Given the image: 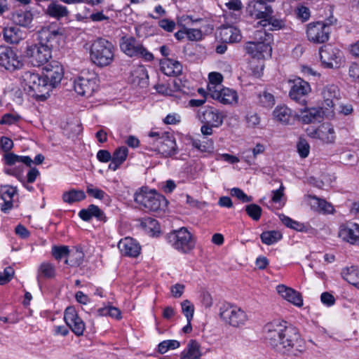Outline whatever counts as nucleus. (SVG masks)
Here are the masks:
<instances>
[{"label": "nucleus", "mask_w": 359, "mask_h": 359, "mask_svg": "<svg viewBox=\"0 0 359 359\" xmlns=\"http://www.w3.org/2000/svg\"><path fill=\"white\" fill-rule=\"evenodd\" d=\"M265 339L276 351L297 355L304 351V342L297 330L286 321L274 320L264 327Z\"/></svg>", "instance_id": "f257e3e1"}, {"label": "nucleus", "mask_w": 359, "mask_h": 359, "mask_svg": "<svg viewBox=\"0 0 359 359\" xmlns=\"http://www.w3.org/2000/svg\"><path fill=\"white\" fill-rule=\"evenodd\" d=\"M134 200L145 211L158 215L165 212L168 204L166 198L163 195L155 190L147 191L143 188L135 192Z\"/></svg>", "instance_id": "f03ea898"}, {"label": "nucleus", "mask_w": 359, "mask_h": 359, "mask_svg": "<svg viewBox=\"0 0 359 359\" xmlns=\"http://www.w3.org/2000/svg\"><path fill=\"white\" fill-rule=\"evenodd\" d=\"M272 35L264 30H258L254 33V41L246 43L245 49L252 57L264 59L271 55V42Z\"/></svg>", "instance_id": "7ed1b4c3"}, {"label": "nucleus", "mask_w": 359, "mask_h": 359, "mask_svg": "<svg viewBox=\"0 0 359 359\" xmlns=\"http://www.w3.org/2000/svg\"><path fill=\"white\" fill-rule=\"evenodd\" d=\"M115 48L107 39L100 38L93 42L90 49V58L98 67H107L114 59Z\"/></svg>", "instance_id": "20e7f679"}, {"label": "nucleus", "mask_w": 359, "mask_h": 359, "mask_svg": "<svg viewBox=\"0 0 359 359\" xmlns=\"http://www.w3.org/2000/svg\"><path fill=\"white\" fill-rule=\"evenodd\" d=\"M219 316L223 322L233 327H241L249 320V316L244 309L229 302L220 306Z\"/></svg>", "instance_id": "39448f33"}, {"label": "nucleus", "mask_w": 359, "mask_h": 359, "mask_svg": "<svg viewBox=\"0 0 359 359\" xmlns=\"http://www.w3.org/2000/svg\"><path fill=\"white\" fill-rule=\"evenodd\" d=\"M22 81L25 90L29 93H32L33 96L46 97L50 90L49 84L43 76L30 71L24 72L22 76Z\"/></svg>", "instance_id": "423d86ee"}, {"label": "nucleus", "mask_w": 359, "mask_h": 359, "mask_svg": "<svg viewBox=\"0 0 359 359\" xmlns=\"http://www.w3.org/2000/svg\"><path fill=\"white\" fill-rule=\"evenodd\" d=\"M167 241L174 249L182 253H188L195 246V241L191 233L185 227L168 233Z\"/></svg>", "instance_id": "0eeeda50"}, {"label": "nucleus", "mask_w": 359, "mask_h": 359, "mask_svg": "<svg viewBox=\"0 0 359 359\" xmlns=\"http://www.w3.org/2000/svg\"><path fill=\"white\" fill-rule=\"evenodd\" d=\"M149 137L154 140V150L164 157H169L177 153V145L175 138L168 133L151 132Z\"/></svg>", "instance_id": "6e6552de"}, {"label": "nucleus", "mask_w": 359, "mask_h": 359, "mask_svg": "<svg viewBox=\"0 0 359 359\" xmlns=\"http://www.w3.org/2000/svg\"><path fill=\"white\" fill-rule=\"evenodd\" d=\"M121 50L129 57H142L147 61L153 60V54L149 52L133 36H123L120 41Z\"/></svg>", "instance_id": "1a4fd4ad"}, {"label": "nucleus", "mask_w": 359, "mask_h": 359, "mask_svg": "<svg viewBox=\"0 0 359 359\" xmlns=\"http://www.w3.org/2000/svg\"><path fill=\"white\" fill-rule=\"evenodd\" d=\"M25 53L34 67H40L46 64L52 57V50L49 46L39 43L27 46Z\"/></svg>", "instance_id": "9d476101"}, {"label": "nucleus", "mask_w": 359, "mask_h": 359, "mask_svg": "<svg viewBox=\"0 0 359 359\" xmlns=\"http://www.w3.org/2000/svg\"><path fill=\"white\" fill-rule=\"evenodd\" d=\"M0 66L12 72L21 69L23 61L16 49L7 46H0Z\"/></svg>", "instance_id": "9b49d317"}, {"label": "nucleus", "mask_w": 359, "mask_h": 359, "mask_svg": "<svg viewBox=\"0 0 359 359\" xmlns=\"http://www.w3.org/2000/svg\"><path fill=\"white\" fill-rule=\"evenodd\" d=\"M97 78L94 72H82L74 81L75 91L80 95L90 97L97 88Z\"/></svg>", "instance_id": "f8f14e48"}, {"label": "nucleus", "mask_w": 359, "mask_h": 359, "mask_svg": "<svg viewBox=\"0 0 359 359\" xmlns=\"http://www.w3.org/2000/svg\"><path fill=\"white\" fill-rule=\"evenodd\" d=\"M331 32L330 27L321 22L309 23L306 27V37L313 43H323L328 41Z\"/></svg>", "instance_id": "ddd939ff"}, {"label": "nucleus", "mask_w": 359, "mask_h": 359, "mask_svg": "<svg viewBox=\"0 0 359 359\" xmlns=\"http://www.w3.org/2000/svg\"><path fill=\"white\" fill-rule=\"evenodd\" d=\"M322 65L327 68H338L342 62V53L338 48L327 45L319 50Z\"/></svg>", "instance_id": "4468645a"}, {"label": "nucleus", "mask_w": 359, "mask_h": 359, "mask_svg": "<svg viewBox=\"0 0 359 359\" xmlns=\"http://www.w3.org/2000/svg\"><path fill=\"white\" fill-rule=\"evenodd\" d=\"M307 134L311 137L318 139L325 144H332L336 139L334 126L328 122L322 123L316 129H307Z\"/></svg>", "instance_id": "2eb2a0df"}, {"label": "nucleus", "mask_w": 359, "mask_h": 359, "mask_svg": "<svg viewBox=\"0 0 359 359\" xmlns=\"http://www.w3.org/2000/svg\"><path fill=\"white\" fill-rule=\"evenodd\" d=\"M197 116L202 123L211 124L215 128H219L222 125L224 117L218 109L210 106L199 109Z\"/></svg>", "instance_id": "dca6fc26"}, {"label": "nucleus", "mask_w": 359, "mask_h": 359, "mask_svg": "<svg viewBox=\"0 0 359 359\" xmlns=\"http://www.w3.org/2000/svg\"><path fill=\"white\" fill-rule=\"evenodd\" d=\"M43 76L49 84V88H55L57 86L64 75L62 66L57 61H53L46 64L43 69Z\"/></svg>", "instance_id": "f3484780"}, {"label": "nucleus", "mask_w": 359, "mask_h": 359, "mask_svg": "<svg viewBox=\"0 0 359 359\" xmlns=\"http://www.w3.org/2000/svg\"><path fill=\"white\" fill-rule=\"evenodd\" d=\"M64 320L67 325L78 337L83 334L85 323L79 316L73 306H68L64 312Z\"/></svg>", "instance_id": "a211bd4d"}, {"label": "nucleus", "mask_w": 359, "mask_h": 359, "mask_svg": "<svg viewBox=\"0 0 359 359\" xmlns=\"http://www.w3.org/2000/svg\"><path fill=\"white\" fill-rule=\"evenodd\" d=\"M276 0H257L250 1L247 6L248 13L253 18L264 20L273 13V9L264 1L273 2Z\"/></svg>", "instance_id": "6ab92c4d"}, {"label": "nucleus", "mask_w": 359, "mask_h": 359, "mask_svg": "<svg viewBox=\"0 0 359 359\" xmlns=\"http://www.w3.org/2000/svg\"><path fill=\"white\" fill-rule=\"evenodd\" d=\"M323 97V107L327 111V115L334 114V107L335 102L339 100V90L335 85H327L325 86L321 92Z\"/></svg>", "instance_id": "aec40b11"}, {"label": "nucleus", "mask_w": 359, "mask_h": 359, "mask_svg": "<svg viewBox=\"0 0 359 359\" xmlns=\"http://www.w3.org/2000/svg\"><path fill=\"white\" fill-rule=\"evenodd\" d=\"M212 88L211 90V97L219 101L223 104L233 105L238 103V95L236 90L224 86Z\"/></svg>", "instance_id": "412c9836"}, {"label": "nucleus", "mask_w": 359, "mask_h": 359, "mask_svg": "<svg viewBox=\"0 0 359 359\" xmlns=\"http://www.w3.org/2000/svg\"><path fill=\"white\" fill-rule=\"evenodd\" d=\"M60 36L61 34L55 25L45 26L39 31V43L43 46L47 45L52 50L53 46L57 43Z\"/></svg>", "instance_id": "4be33fe9"}, {"label": "nucleus", "mask_w": 359, "mask_h": 359, "mask_svg": "<svg viewBox=\"0 0 359 359\" xmlns=\"http://www.w3.org/2000/svg\"><path fill=\"white\" fill-rule=\"evenodd\" d=\"M184 18V21L187 20V24L191 25H199L200 29L197 28H187V38L189 41H200L203 39V31L201 28L209 26L208 21L205 18H196L192 15H187Z\"/></svg>", "instance_id": "5701e85b"}, {"label": "nucleus", "mask_w": 359, "mask_h": 359, "mask_svg": "<svg viewBox=\"0 0 359 359\" xmlns=\"http://www.w3.org/2000/svg\"><path fill=\"white\" fill-rule=\"evenodd\" d=\"M338 236L350 244H355L359 241V224L352 222L341 224Z\"/></svg>", "instance_id": "b1692460"}, {"label": "nucleus", "mask_w": 359, "mask_h": 359, "mask_svg": "<svg viewBox=\"0 0 359 359\" xmlns=\"http://www.w3.org/2000/svg\"><path fill=\"white\" fill-rule=\"evenodd\" d=\"M5 163L9 166H13L17 163H23L27 166H31L32 163L39 165L44 161V156L42 154H37L34 160L27 156H18L13 153H8L4 156Z\"/></svg>", "instance_id": "393cba45"}, {"label": "nucleus", "mask_w": 359, "mask_h": 359, "mask_svg": "<svg viewBox=\"0 0 359 359\" xmlns=\"http://www.w3.org/2000/svg\"><path fill=\"white\" fill-rule=\"evenodd\" d=\"M292 83L289 96L292 100L299 101L302 97L308 95L311 92L309 83L301 78H297L294 80H290Z\"/></svg>", "instance_id": "a878e982"}, {"label": "nucleus", "mask_w": 359, "mask_h": 359, "mask_svg": "<svg viewBox=\"0 0 359 359\" xmlns=\"http://www.w3.org/2000/svg\"><path fill=\"white\" fill-rule=\"evenodd\" d=\"M276 291L282 298L293 305L297 307L303 306L302 294L294 289L287 287L285 285H278L276 287Z\"/></svg>", "instance_id": "bb28decb"}, {"label": "nucleus", "mask_w": 359, "mask_h": 359, "mask_svg": "<svg viewBox=\"0 0 359 359\" xmlns=\"http://www.w3.org/2000/svg\"><path fill=\"white\" fill-rule=\"evenodd\" d=\"M118 248L122 255L132 257H137L141 250L140 244L130 237L121 239L118 244Z\"/></svg>", "instance_id": "cd10ccee"}, {"label": "nucleus", "mask_w": 359, "mask_h": 359, "mask_svg": "<svg viewBox=\"0 0 359 359\" xmlns=\"http://www.w3.org/2000/svg\"><path fill=\"white\" fill-rule=\"evenodd\" d=\"M326 113L325 111H323L322 108L305 107L300 110L299 118L304 123L309 124L316 121H320L323 116Z\"/></svg>", "instance_id": "c85d7f7f"}, {"label": "nucleus", "mask_w": 359, "mask_h": 359, "mask_svg": "<svg viewBox=\"0 0 359 359\" xmlns=\"http://www.w3.org/2000/svg\"><path fill=\"white\" fill-rule=\"evenodd\" d=\"M17 194V189L10 185H2L0 187V198L4 201L1 210L7 212L13 208V198Z\"/></svg>", "instance_id": "c756f323"}, {"label": "nucleus", "mask_w": 359, "mask_h": 359, "mask_svg": "<svg viewBox=\"0 0 359 359\" xmlns=\"http://www.w3.org/2000/svg\"><path fill=\"white\" fill-rule=\"evenodd\" d=\"M161 70L168 76H176L182 72V65L175 60L165 57L160 62Z\"/></svg>", "instance_id": "7c9ffc66"}, {"label": "nucleus", "mask_w": 359, "mask_h": 359, "mask_svg": "<svg viewBox=\"0 0 359 359\" xmlns=\"http://www.w3.org/2000/svg\"><path fill=\"white\" fill-rule=\"evenodd\" d=\"M220 38L224 43H235L240 41L241 34L240 30L232 26L224 27L220 29Z\"/></svg>", "instance_id": "2f4dec72"}, {"label": "nucleus", "mask_w": 359, "mask_h": 359, "mask_svg": "<svg viewBox=\"0 0 359 359\" xmlns=\"http://www.w3.org/2000/svg\"><path fill=\"white\" fill-rule=\"evenodd\" d=\"M128 154L127 147L123 146L116 149L112 155L111 161L109 165V169L115 171L126 160Z\"/></svg>", "instance_id": "473e14b6"}, {"label": "nucleus", "mask_w": 359, "mask_h": 359, "mask_svg": "<svg viewBox=\"0 0 359 359\" xmlns=\"http://www.w3.org/2000/svg\"><path fill=\"white\" fill-rule=\"evenodd\" d=\"M4 38L10 43H18L25 38V33L18 27L12 26L4 29Z\"/></svg>", "instance_id": "72a5a7b5"}, {"label": "nucleus", "mask_w": 359, "mask_h": 359, "mask_svg": "<svg viewBox=\"0 0 359 359\" xmlns=\"http://www.w3.org/2000/svg\"><path fill=\"white\" fill-rule=\"evenodd\" d=\"M79 216L83 221H89L92 217H95L98 220H102L104 217V214L97 205L91 204L86 209L81 210L79 212Z\"/></svg>", "instance_id": "f704fd0d"}, {"label": "nucleus", "mask_w": 359, "mask_h": 359, "mask_svg": "<svg viewBox=\"0 0 359 359\" xmlns=\"http://www.w3.org/2000/svg\"><path fill=\"white\" fill-rule=\"evenodd\" d=\"M201 356V346L196 340L189 341L181 353V359H199Z\"/></svg>", "instance_id": "c9c22d12"}, {"label": "nucleus", "mask_w": 359, "mask_h": 359, "mask_svg": "<svg viewBox=\"0 0 359 359\" xmlns=\"http://www.w3.org/2000/svg\"><path fill=\"white\" fill-rule=\"evenodd\" d=\"M273 115L277 121L283 124H289L292 118L291 109L285 105L277 106L273 112Z\"/></svg>", "instance_id": "e433bc0d"}, {"label": "nucleus", "mask_w": 359, "mask_h": 359, "mask_svg": "<svg viewBox=\"0 0 359 359\" xmlns=\"http://www.w3.org/2000/svg\"><path fill=\"white\" fill-rule=\"evenodd\" d=\"M341 274L345 280L359 289V269L357 266L346 267Z\"/></svg>", "instance_id": "4c0bfd02"}, {"label": "nucleus", "mask_w": 359, "mask_h": 359, "mask_svg": "<svg viewBox=\"0 0 359 359\" xmlns=\"http://www.w3.org/2000/svg\"><path fill=\"white\" fill-rule=\"evenodd\" d=\"M84 254L82 250L77 248L69 250L67 258L65 259V264L72 267L80 266L83 260Z\"/></svg>", "instance_id": "58836bf2"}, {"label": "nucleus", "mask_w": 359, "mask_h": 359, "mask_svg": "<svg viewBox=\"0 0 359 359\" xmlns=\"http://www.w3.org/2000/svg\"><path fill=\"white\" fill-rule=\"evenodd\" d=\"M272 14L273 13H270L269 16L266 17L264 20H261L259 24L262 27H266L267 25L271 26L269 28L271 31H277L284 28V21L280 18L273 16Z\"/></svg>", "instance_id": "ea45409f"}, {"label": "nucleus", "mask_w": 359, "mask_h": 359, "mask_svg": "<svg viewBox=\"0 0 359 359\" xmlns=\"http://www.w3.org/2000/svg\"><path fill=\"white\" fill-rule=\"evenodd\" d=\"M86 198L85 192L82 190L72 189L65 192L62 199L65 203H73L84 200Z\"/></svg>", "instance_id": "a19ab883"}, {"label": "nucleus", "mask_w": 359, "mask_h": 359, "mask_svg": "<svg viewBox=\"0 0 359 359\" xmlns=\"http://www.w3.org/2000/svg\"><path fill=\"white\" fill-rule=\"evenodd\" d=\"M283 238L282 233L279 231H266L260 235L262 242L267 245H273Z\"/></svg>", "instance_id": "79ce46f5"}, {"label": "nucleus", "mask_w": 359, "mask_h": 359, "mask_svg": "<svg viewBox=\"0 0 359 359\" xmlns=\"http://www.w3.org/2000/svg\"><path fill=\"white\" fill-rule=\"evenodd\" d=\"M46 12L49 15L56 18L65 17L68 13L67 7L56 2L50 4L47 7Z\"/></svg>", "instance_id": "37998d69"}, {"label": "nucleus", "mask_w": 359, "mask_h": 359, "mask_svg": "<svg viewBox=\"0 0 359 359\" xmlns=\"http://www.w3.org/2000/svg\"><path fill=\"white\" fill-rule=\"evenodd\" d=\"M55 276V269L53 264L49 262H43L39 266L37 273V279L42 277L46 278H51Z\"/></svg>", "instance_id": "c03bdc74"}, {"label": "nucleus", "mask_w": 359, "mask_h": 359, "mask_svg": "<svg viewBox=\"0 0 359 359\" xmlns=\"http://www.w3.org/2000/svg\"><path fill=\"white\" fill-rule=\"evenodd\" d=\"M13 22L22 27H28L32 20V14L30 12H18L13 15Z\"/></svg>", "instance_id": "a18cd8bd"}, {"label": "nucleus", "mask_w": 359, "mask_h": 359, "mask_svg": "<svg viewBox=\"0 0 359 359\" xmlns=\"http://www.w3.org/2000/svg\"><path fill=\"white\" fill-rule=\"evenodd\" d=\"M279 218L280 221L283 222V224L285 225L287 227L301 232L307 231L306 226L303 223L293 220L290 217L283 214L280 215Z\"/></svg>", "instance_id": "49530a36"}, {"label": "nucleus", "mask_w": 359, "mask_h": 359, "mask_svg": "<svg viewBox=\"0 0 359 359\" xmlns=\"http://www.w3.org/2000/svg\"><path fill=\"white\" fill-rule=\"evenodd\" d=\"M86 193L88 194V196L100 201H108L109 198V196L106 192L99 188L95 187L92 184H87Z\"/></svg>", "instance_id": "de8ad7c7"}, {"label": "nucleus", "mask_w": 359, "mask_h": 359, "mask_svg": "<svg viewBox=\"0 0 359 359\" xmlns=\"http://www.w3.org/2000/svg\"><path fill=\"white\" fill-rule=\"evenodd\" d=\"M97 313L98 316H109L117 320H120L122 318L121 311L118 308L112 306H107L102 308H100L97 309Z\"/></svg>", "instance_id": "09e8293b"}, {"label": "nucleus", "mask_w": 359, "mask_h": 359, "mask_svg": "<svg viewBox=\"0 0 359 359\" xmlns=\"http://www.w3.org/2000/svg\"><path fill=\"white\" fill-rule=\"evenodd\" d=\"M142 225L144 228L145 231L151 235L154 236L157 233L160 232V226L157 220L147 217L142 222Z\"/></svg>", "instance_id": "8fccbe9b"}, {"label": "nucleus", "mask_w": 359, "mask_h": 359, "mask_svg": "<svg viewBox=\"0 0 359 359\" xmlns=\"http://www.w3.org/2000/svg\"><path fill=\"white\" fill-rule=\"evenodd\" d=\"M180 343L174 339L165 340L161 341L158 346V351L161 354H164L169 350H174L179 348Z\"/></svg>", "instance_id": "3c124183"}, {"label": "nucleus", "mask_w": 359, "mask_h": 359, "mask_svg": "<svg viewBox=\"0 0 359 359\" xmlns=\"http://www.w3.org/2000/svg\"><path fill=\"white\" fill-rule=\"evenodd\" d=\"M209 83L208 85V93L211 95V90L212 87H219L222 86L221 83L223 80V76L220 73L218 72H211L208 76ZM215 89H217V88H214Z\"/></svg>", "instance_id": "603ef678"}, {"label": "nucleus", "mask_w": 359, "mask_h": 359, "mask_svg": "<svg viewBox=\"0 0 359 359\" xmlns=\"http://www.w3.org/2000/svg\"><path fill=\"white\" fill-rule=\"evenodd\" d=\"M192 146L202 152H210L213 149V142L208 140L202 142L200 140H192Z\"/></svg>", "instance_id": "864d4df0"}, {"label": "nucleus", "mask_w": 359, "mask_h": 359, "mask_svg": "<svg viewBox=\"0 0 359 359\" xmlns=\"http://www.w3.org/2000/svg\"><path fill=\"white\" fill-rule=\"evenodd\" d=\"M259 101L262 106L266 108H271L275 104L274 96L266 91L259 95Z\"/></svg>", "instance_id": "5fc2aeb1"}, {"label": "nucleus", "mask_w": 359, "mask_h": 359, "mask_svg": "<svg viewBox=\"0 0 359 359\" xmlns=\"http://www.w3.org/2000/svg\"><path fill=\"white\" fill-rule=\"evenodd\" d=\"M245 211L250 217L255 221H257L260 219L262 210L258 205L252 203L246 205Z\"/></svg>", "instance_id": "6e6d98bb"}, {"label": "nucleus", "mask_w": 359, "mask_h": 359, "mask_svg": "<svg viewBox=\"0 0 359 359\" xmlns=\"http://www.w3.org/2000/svg\"><path fill=\"white\" fill-rule=\"evenodd\" d=\"M181 306L182 313L187 318V321H191L194 313V305L189 300L186 299L181 303Z\"/></svg>", "instance_id": "4d7b16f0"}, {"label": "nucleus", "mask_w": 359, "mask_h": 359, "mask_svg": "<svg viewBox=\"0 0 359 359\" xmlns=\"http://www.w3.org/2000/svg\"><path fill=\"white\" fill-rule=\"evenodd\" d=\"M69 251V249L68 246L66 245H54L52 248V255L57 260H60L65 257H67Z\"/></svg>", "instance_id": "13d9d810"}, {"label": "nucleus", "mask_w": 359, "mask_h": 359, "mask_svg": "<svg viewBox=\"0 0 359 359\" xmlns=\"http://www.w3.org/2000/svg\"><path fill=\"white\" fill-rule=\"evenodd\" d=\"M297 152L302 158H306L309 156L310 146L308 142L304 139H299L297 144Z\"/></svg>", "instance_id": "bf43d9fd"}, {"label": "nucleus", "mask_w": 359, "mask_h": 359, "mask_svg": "<svg viewBox=\"0 0 359 359\" xmlns=\"http://www.w3.org/2000/svg\"><path fill=\"white\" fill-rule=\"evenodd\" d=\"M20 119V116L16 113H7L2 116L0 124L13 125L17 123Z\"/></svg>", "instance_id": "052dcab7"}, {"label": "nucleus", "mask_w": 359, "mask_h": 359, "mask_svg": "<svg viewBox=\"0 0 359 359\" xmlns=\"http://www.w3.org/2000/svg\"><path fill=\"white\" fill-rule=\"evenodd\" d=\"M158 25L161 29L168 32H173L176 27L175 22L168 18L159 19Z\"/></svg>", "instance_id": "680f3d73"}, {"label": "nucleus", "mask_w": 359, "mask_h": 359, "mask_svg": "<svg viewBox=\"0 0 359 359\" xmlns=\"http://www.w3.org/2000/svg\"><path fill=\"white\" fill-rule=\"evenodd\" d=\"M231 195L241 200L243 203L251 202L252 201V196H248L239 188L231 189Z\"/></svg>", "instance_id": "e2e57ef3"}, {"label": "nucleus", "mask_w": 359, "mask_h": 359, "mask_svg": "<svg viewBox=\"0 0 359 359\" xmlns=\"http://www.w3.org/2000/svg\"><path fill=\"white\" fill-rule=\"evenodd\" d=\"M14 275L12 267H6L3 272H0V285H4L9 282Z\"/></svg>", "instance_id": "0e129e2a"}, {"label": "nucleus", "mask_w": 359, "mask_h": 359, "mask_svg": "<svg viewBox=\"0 0 359 359\" xmlns=\"http://www.w3.org/2000/svg\"><path fill=\"white\" fill-rule=\"evenodd\" d=\"M349 76L354 82H359V64L352 63L348 69Z\"/></svg>", "instance_id": "69168bd1"}, {"label": "nucleus", "mask_w": 359, "mask_h": 359, "mask_svg": "<svg viewBox=\"0 0 359 359\" xmlns=\"http://www.w3.org/2000/svg\"><path fill=\"white\" fill-rule=\"evenodd\" d=\"M313 198L320 210L326 213L332 212L334 209L333 207L330 203H328L324 200H321L316 197H314Z\"/></svg>", "instance_id": "338daca9"}, {"label": "nucleus", "mask_w": 359, "mask_h": 359, "mask_svg": "<svg viewBox=\"0 0 359 359\" xmlns=\"http://www.w3.org/2000/svg\"><path fill=\"white\" fill-rule=\"evenodd\" d=\"M296 14L298 18L306 21L310 17V11L307 7L301 6L297 8Z\"/></svg>", "instance_id": "774afa93"}]
</instances>
